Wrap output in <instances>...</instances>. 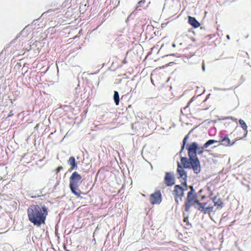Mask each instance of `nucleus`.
<instances>
[{"mask_svg": "<svg viewBox=\"0 0 251 251\" xmlns=\"http://www.w3.org/2000/svg\"><path fill=\"white\" fill-rule=\"evenodd\" d=\"M212 201L214 203V205L217 206V208L223 207V202L220 199L217 197H214L212 199Z\"/></svg>", "mask_w": 251, "mask_h": 251, "instance_id": "obj_12", "label": "nucleus"}, {"mask_svg": "<svg viewBox=\"0 0 251 251\" xmlns=\"http://www.w3.org/2000/svg\"><path fill=\"white\" fill-rule=\"evenodd\" d=\"M13 115V114L12 113V112H10V114L8 115V117H10L11 116H12Z\"/></svg>", "mask_w": 251, "mask_h": 251, "instance_id": "obj_30", "label": "nucleus"}, {"mask_svg": "<svg viewBox=\"0 0 251 251\" xmlns=\"http://www.w3.org/2000/svg\"><path fill=\"white\" fill-rule=\"evenodd\" d=\"M213 211V206H207L206 207L205 214L210 213Z\"/></svg>", "mask_w": 251, "mask_h": 251, "instance_id": "obj_20", "label": "nucleus"}, {"mask_svg": "<svg viewBox=\"0 0 251 251\" xmlns=\"http://www.w3.org/2000/svg\"><path fill=\"white\" fill-rule=\"evenodd\" d=\"M202 69L203 71H205V65H204V63L203 62L202 63Z\"/></svg>", "mask_w": 251, "mask_h": 251, "instance_id": "obj_25", "label": "nucleus"}, {"mask_svg": "<svg viewBox=\"0 0 251 251\" xmlns=\"http://www.w3.org/2000/svg\"><path fill=\"white\" fill-rule=\"evenodd\" d=\"M172 46H173V47H174V48L176 47V44H172Z\"/></svg>", "mask_w": 251, "mask_h": 251, "instance_id": "obj_31", "label": "nucleus"}, {"mask_svg": "<svg viewBox=\"0 0 251 251\" xmlns=\"http://www.w3.org/2000/svg\"><path fill=\"white\" fill-rule=\"evenodd\" d=\"M78 187H70L71 191L77 197L80 196V193L79 190H78Z\"/></svg>", "mask_w": 251, "mask_h": 251, "instance_id": "obj_16", "label": "nucleus"}, {"mask_svg": "<svg viewBox=\"0 0 251 251\" xmlns=\"http://www.w3.org/2000/svg\"><path fill=\"white\" fill-rule=\"evenodd\" d=\"M218 141H217V140H213V139H210V140H209L208 141H207L203 145H204V148H208L209 146L214 144V143H218Z\"/></svg>", "mask_w": 251, "mask_h": 251, "instance_id": "obj_18", "label": "nucleus"}, {"mask_svg": "<svg viewBox=\"0 0 251 251\" xmlns=\"http://www.w3.org/2000/svg\"><path fill=\"white\" fill-rule=\"evenodd\" d=\"M190 191L188 192L186 200L189 201L193 202L195 203H198L199 200L197 199V195L195 193V190L193 186H190Z\"/></svg>", "mask_w": 251, "mask_h": 251, "instance_id": "obj_6", "label": "nucleus"}, {"mask_svg": "<svg viewBox=\"0 0 251 251\" xmlns=\"http://www.w3.org/2000/svg\"><path fill=\"white\" fill-rule=\"evenodd\" d=\"M178 197H175V201L178 204L179 201H178Z\"/></svg>", "mask_w": 251, "mask_h": 251, "instance_id": "obj_26", "label": "nucleus"}, {"mask_svg": "<svg viewBox=\"0 0 251 251\" xmlns=\"http://www.w3.org/2000/svg\"><path fill=\"white\" fill-rule=\"evenodd\" d=\"M113 99H114V102H115L116 105H119L120 99H119V95L117 91H114Z\"/></svg>", "mask_w": 251, "mask_h": 251, "instance_id": "obj_17", "label": "nucleus"}, {"mask_svg": "<svg viewBox=\"0 0 251 251\" xmlns=\"http://www.w3.org/2000/svg\"><path fill=\"white\" fill-rule=\"evenodd\" d=\"M188 138H189V136L187 135L183 139V144H182V146H181V150H180V151L179 152V153H181L182 152L183 150H184V147H185V145L186 144V143L187 141V140L188 139Z\"/></svg>", "mask_w": 251, "mask_h": 251, "instance_id": "obj_19", "label": "nucleus"}, {"mask_svg": "<svg viewBox=\"0 0 251 251\" xmlns=\"http://www.w3.org/2000/svg\"><path fill=\"white\" fill-rule=\"evenodd\" d=\"M194 204H196V203L189 201L187 200H186L185 201V210L186 211L188 212L190 210V208L191 206L193 205L194 206Z\"/></svg>", "mask_w": 251, "mask_h": 251, "instance_id": "obj_13", "label": "nucleus"}, {"mask_svg": "<svg viewBox=\"0 0 251 251\" xmlns=\"http://www.w3.org/2000/svg\"><path fill=\"white\" fill-rule=\"evenodd\" d=\"M201 192H202V190H201L200 191V193H201Z\"/></svg>", "mask_w": 251, "mask_h": 251, "instance_id": "obj_32", "label": "nucleus"}, {"mask_svg": "<svg viewBox=\"0 0 251 251\" xmlns=\"http://www.w3.org/2000/svg\"><path fill=\"white\" fill-rule=\"evenodd\" d=\"M164 181L168 186H171L175 183V177L173 172H166L164 177Z\"/></svg>", "mask_w": 251, "mask_h": 251, "instance_id": "obj_5", "label": "nucleus"}, {"mask_svg": "<svg viewBox=\"0 0 251 251\" xmlns=\"http://www.w3.org/2000/svg\"><path fill=\"white\" fill-rule=\"evenodd\" d=\"M81 178V176L77 172H74L70 178V187H78Z\"/></svg>", "mask_w": 251, "mask_h": 251, "instance_id": "obj_4", "label": "nucleus"}, {"mask_svg": "<svg viewBox=\"0 0 251 251\" xmlns=\"http://www.w3.org/2000/svg\"><path fill=\"white\" fill-rule=\"evenodd\" d=\"M182 165H183L182 164ZM184 166H182L179 162H177V168L176 171L177 178L181 182L182 185L186 186L187 175V172L184 169Z\"/></svg>", "mask_w": 251, "mask_h": 251, "instance_id": "obj_3", "label": "nucleus"}, {"mask_svg": "<svg viewBox=\"0 0 251 251\" xmlns=\"http://www.w3.org/2000/svg\"><path fill=\"white\" fill-rule=\"evenodd\" d=\"M188 23L195 28L198 27L200 25V23L196 20V19L191 16L188 17Z\"/></svg>", "mask_w": 251, "mask_h": 251, "instance_id": "obj_11", "label": "nucleus"}, {"mask_svg": "<svg viewBox=\"0 0 251 251\" xmlns=\"http://www.w3.org/2000/svg\"><path fill=\"white\" fill-rule=\"evenodd\" d=\"M68 164L71 166L69 169L70 171H72L73 170H76L77 168V164L75 163V158L73 156H71L69 158L68 161Z\"/></svg>", "mask_w": 251, "mask_h": 251, "instance_id": "obj_10", "label": "nucleus"}, {"mask_svg": "<svg viewBox=\"0 0 251 251\" xmlns=\"http://www.w3.org/2000/svg\"><path fill=\"white\" fill-rule=\"evenodd\" d=\"M161 201V195L159 191L151 194L150 196V202L152 204H159Z\"/></svg>", "mask_w": 251, "mask_h": 251, "instance_id": "obj_7", "label": "nucleus"}, {"mask_svg": "<svg viewBox=\"0 0 251 251\" xmlns=\"http://www.w3.org/2000/svg\"><path fill=\"white\" fill-rule=\"evenodd\" d=\"M226 38H227V39L229 40V39H230V36H229V35H226Z\"/></svg>", "mask_w": 251, "mask_h": 251, "instance_id": "obj_29", "label": "nucleus"}, {"mask_svg": "<svg viewBox=\"0 0 251 251\" xmlns=\"http://www.w3.org/2000/svg\"><path fill=\"white\" fill-rule=\"evenodd\" d=\"M63 169V167L62 166H59L58 167L57 169H56V171L57 172H60L61 170H62Z\"/></svg>", "mask_w": 251, "mask_h": 251, "instance_id": "obj_23", "label": "nucleus"}, {"mask_svg": "<svg viewBox=\"0 0 251 251\" xmlns=\"http://www.w3.org/2000/svg\"><path fill=\"white\" fill-rule=\"evenodd\" d=\"M170 55H173V56H176V57H180V55H179V53H175V54H170Z\"/></svg>", "mask_w": 251, "mask_h": 251, "instance_id": "obj_24", "label": "nucleus"}, {"mask_svg": "<svg viewBox=\"0 0 251 251\" xmlns=\"http://www.w3.org/2000/svg\"><path fill=\"white\" fill-rule=\"evenodd\" d=\"M230 119H231L232 120H233V121H235V122H236V121H237V119L234 118H233V117H230Z\"/></svg>", "mask_w": 251, "mask_h": 251, "instance_id": "obj_27", "label": "nucleus"}, {"mask_svg": "<svg viewBox=\"0 0 251 251\" xmlns=\"http://www.w3.org/2000/svg\"><path fill=\"white\" fill-rule=\"evenodd\" d=\"M239 123L241 126V127L243 128V129L245 131V136H246L247 135L248 133V130H247V126L244 120L242 119H240L239 120Z\"/></svg>", "mask_w": 251, "mask_h": 251, "instance_id": "obj_14", "label": "nucleus"}, {"mask_svg": "<svg viewBox=\"0 0 251 251\" xmlns=\"http://www.w3.org/2000/svg\"><path fill=\"white\" fill-rule=\"evenodd\" d=\"M145 0H141V1H140L139 2H138V5H137V7H136V9L137 10H138H138H140V9H138V8H139V7L142 6L143 5H144V4L145 3Z\"/></svg>", "mask_w": 251, "mask_h": 251, "instance_id": "obj_21", "label": "nucleus"}, {"mask_svg": "<svg viewBox=\"0 0 251 251\" xmlns=\"http://www.w3.org/2000/svg\"><path fill=\"white\" fill-rule=\"evenodd\" d=\"M29 221L38 226L45 224L48 214V208L44 205H31L27 209Z\"/></svg>", "mask_w": 251, "mask_h": 251, "instance_id": "obj_2", "label": "nucleus"}, {"mask_svg": "<svg viewBox=\"0 0 251 251\" xmlns=\"http://www.w3.org/2000/svg\"><path fill=\"white\" fill-rule=\"evenodd\" d=\"M188 158L181 157L180 161L184 167L186 169H192L195 174H198L201 171L200 161L197 156V153L200 155L203 151L204 145L202 147H199L196 142H193L190 145H187Z\"/></svg>", "mask_w": 251, "mask_h": 251, "instance_id": "obj_1", "label": "nucleus"}, {"mask_svg": "<svg viewBox=\"0 0 251 251\" xmlns=\"http://www.w3.org/2000/svg\"><path fill=\"white\" fill-rule=\"evenodd\" d=\"M206 204V202H200L199 201L198 203H197L196 204H194V207L196 209L205 214Z\"/></svg>", "mask_w": 251, "mask_h": 251, "instance_id": "obj_9", "label": "nucleus"}, {"mask_svg": "<svg viewBox=\"0 0 251 251\" xmlns=\"http://www.w3.org/2000/svg\"><path fill=\"white\" fill-rule=\"evenodd\" d=\"M184 189L179 185H176L174 187L173 191L175 197H179L180 201H182V197L184 196Z\"/></svg>", "mask_w": 251, "mask_h": 251, "instance_id": "obj_8", "label": "nucleus"}, {"mask_svg": "<svg viewBox=\"0 0 251 251\" xmlns=\"http://www.w3.org/2000/svg\"><path fill=\"white\" fill-rule=\"evenodd\" d=\"M221 144L225 146L232 145L233 144H230V140L227 136L225 137L221 141Z\"/></svg>", "mask_w": 251, "mask_h": 251, "instance_id": "obj_15", "label": "nucleus"}, {"mask_svg": "<svg viewBox=\"0 0 251 251\" xmlns=\"http://www.w3.org/2000/svg\"><path fill=\"white\" fill-rule=\"evenodd\" d=\"M187 220H188V218L186 217V218H184L183 221L184 222H186Z\"/></svg>", "mask_w": 251, "mask_h": 251, "instance_id": "obj_28", "label": "nucleus"}, {"mask_svg": "<svg viewBox=\"0 0 251 251\" xmlns=\"http://www.w3.org/2000/svg\"><path fill=\"white\" fill-rule=\"evenodd\" d=\"M31 25H28L26 26L24 29L22 30V32H25V31H27L28 29L29 28L30 26Z\"/></svg>", "mask_w": 251, "mask_h": 251, "instance_id": "obj_22", "label": "nucleus"}]
</instances>
